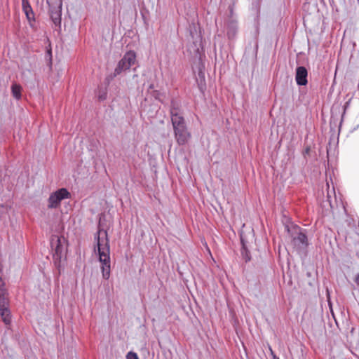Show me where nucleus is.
<instances>
[{
    "mask_svg": "<svg viewBox=\"0 0 359 359\" xmlns=\"http://www.w3.org/2000/svg\"><path fill=\"white\" fill-rule=\"evenodd\" d=\"M96 245L95 252L97 251L99 261L101 264V271L102 278L108 280L111 274V259H110V246L107 232L99 230L95 236Z\"/></svg>",
    "mask_w": 359,
    "mask_h": 359,
    "instance_id": "obj_1",
    "label": "nucleus"
},
{
    "mask_svg": "<svg viewBox=\"0 0 359 359\" xmlns=\"http://www.w3.org/2000/svg\"><path fill=\"white\" fill-rule=\"evenodd\" d=\"M136 61V54L133 51L127 52L123 58L118 62L116 67L114 69L111 79L119 75L123 71L129 69L130 67L135 64Z\"/></svg>",
    "mask_w": 359,
    "mask_h": 359,
    "instance_id": "obj_2",
    "label": "nucleus"
},
{
    "mask_svg": "<svg viewBox=\"0 0 359 359\" xmlns=\"http://www.w3.org/2000/svg\"><path fill=\"white\" fill-rule=\"evenodd\" d=\"M70 198V193L65 188H61L52 193L48 200L49 208H57L63 199Z\"/></svg>",
    "mask_w": 359,
    "mask_h": 359,
    "instance_id": "obj_3",
    "label": "nucleus"
},
{
    "mask_svg": "<svg viewBox=\"0 0 359 359\" xmlns=\"http://www.w3.org/2000/svg\"><path fill=\"white\" fill-rule=\"evenodd\" d=\"M65 239L63 237L53 236L50 241L52 249L54 250L53 256H63L65 252Z\"/></svg>",
    "mask_w": 359,
    "mask_h": 359,
    "instance_id": "obj_4",
    "label": "nucleus"
},
{
    "mask_svg": "<svg viewBox=\"0 0 359 359\" xmlns=\"http://www.w3.org/2000/svg\"><path fill=\"white\" fill-rule=\"evenodd\" d=\"M173 130L175 137L178 144L184 145L189 142L191 137V134L188 131L187 126L181 128H177Z\"/></svg>",
    "mask_w": 359,
    "mask_h": 359,
    "instance_id": "obj_5",
    "label": "nucleus"
},
{
    "mask_svg": "<svg viewBox=\"0 0 359 359\" xmlns=\"http://www.w3.org/2000/svg\"><path fill=\"white\" fill-rule=\"evenodd\" d=\"M308 72L304 67H298L296 69L295 80L298 85L305 86L307 84Z\"/></svg>",
    "mask_w": 359,
    "mask_h": 359,
    "instance_id": "obj_6",
    "label": "nucleus"
},
{
    "mask_svg": "<svg viewBox=\"0 0 359 359\" xmlns=\"http://www.w3.org/2000/svg\"><path fill=\"white\" fill-rule=\"evenodd\" d=\"M171 116V122L173 127V129H175L177 128H181L186 126L185 120L182 116V114H175L173 116Z\"/></svg>",
    "mask_w": 359,
    "mask_h": 359,
    "instance_id": "obj_7",
    "label": "nucleus"
},
{
    "mask_svg": "<svg viewBox=\"0 0 359 359\" xmlns=\"http://www.w3.org/2000/svg\"><path fill=\"white\" fill-rule=\"evenodd\" d=\"M22 6L24 13L29 21L34 20V14L31 7L29 0H22Z\"/></svg>",
    "mask_w": 359,
    "mask_h": 359,
    "instance_id": "obj_8",
    "label": "nucleus"
},
{
    "mask_svg": "<svg viewBox=\"0 0 359 359\" xmlns=\"http://www.w3.org/2000/svg\"><path fill=\"white\" fill-rule=\"evenodd\" d=\"M50 18L55 25L61 23L62 8H50Z\"/></svg>",
    "mask_w": 359,
    "mask_h": 359,
    "instance_id": "obj_9",
    "label": "nucleus"
},
{
    "mask_svg": "<svg viewBox=\"0 0 359 359\" xmlns=\"http://www.w3.org/2000/svg\"><path fill=\"white\" fill-rule=\"evenodd\" d=\"M170 116H173L175 114H181V104L180 102L177 100H172L170 108Z\"/></svg>",
    "mask_w": 359,
    "mask_h": 359,
    "instance_id": "obj_10",
    "label": "nucleus"
},
{
    "mask_svg": "<svg viewBox=\"0 0 359 359\" xmlns=\"http://www.w3.org/2000/svg\"><path fill=\"white\" fill-rule=\"evenodd\" d=\"M293 241L294 245H306L307 237L304 233L302 232H297V235L293 237Z\"/></svg>",
    "mask_w": 359,
    "mask_h": 359,
    "instance_id": "obj_11",
    "label": "nucleus"
},
{
    "mask_svg": "<svg viewBox=\"0 0 359 359\" xmlns=\"http://www.w3.org/2000/svg\"><path fill=\"white\" fill-rule=\"evenodd\" d=\"M21 86L18 84H13L11 86L12 94L17 100L21 98Z\"/></svg>",
    "mask_w": 359,
    "mask_h": 359,
    "instance_id": "obj_12",
    "label": "nucleus"
},
{
    "mask_svg": "<svg viewBox=\"0 0 359 359\" xmlns=\"http://www.w3.org/2000/svg\"><path fill=\"white\" fill-rule=\"evenodd\" d=\"M62 257L63 256H60V258H59V257H57V256H53L55 266L57 269L60 273L61 272V269H63V267H64V264H63L62 260Z\"/></svg>",
    "mask_w": 359,
    "mask_h": 359,
    "instance_id": "obj_13",
    "label": "nucleus"
},
{
    "mask_svg": "<svg viewBox=\"0 0 359 359\" xmlns=\"http://www.w3.org/2000/svg\"><path fill=\"white\" fill-rule=\"evenodd\" d=\"M50 8H62V0H47Z\"/></svg>",
    "mask_w": 359,
    "mask_h": 359,
    "instance_id": "obj_14",
    "label": "nucleus"
},
{
    "mask_svg": "<svg viewBox=\"0 0 359 359\" xmlns=\"http://www.w3.org/2000/svg\"><path fill=\"white\" fill-rule=\"evenodd\" d=\"M127 359H139L137 353L130 351L126 355Z\"/></svg>",
    "mask_w": 359,
    "mask_h": 359,
    "instance_id": "obj_15",
    "label": "nucleus"
},
{
    "mask_svg": "<svg viewBox=\"0 0 359 359\" xmlns=\"http://www.w3.org/2000/svg\"><path fill=\"white\" fill-rule=\"evenodd\" d=\"M354 281L358 285H359V273H357L355 276Z\"/></svg>",
    "mask_w": 359,
    "mask_h": 359,
    "instance_id": "obj_16",
    "label": "nucleus"
},
{
    "mask_svg": "<svg viewBox=\"0 0 359 359\" xmlns=\"http://www.w3.org/2000/svg\"><path fill=\"white\" fill-rule=\"evenodd\" d=\"M269 351H270V353H271V355H275V353H274V352L273 351V350H272V348H271V346H269Z\"/></svg>",
    "mask_w": 359,
    "mask_h": 359,
    "instance_id": "obj_17",
    "label": "nucleus"
},
{
    "mask_svg": "<svg viewBox=\"0 0 359 359\" xmlns=\"http://www.w3.org/2000/svg\"><path fill=\"white\" fill-rule=\"evenodd\" d=\"M273 359H279L278 357H277L276 355H272Z\"/></svg>",
    "mask_w": 359,
    "mask_h": 359,
    "instance_id": "obj_18",
    "label": "nucleus"
}]
</instances>
